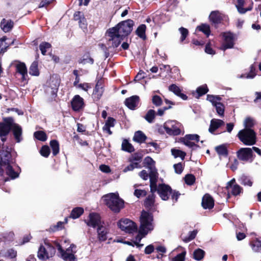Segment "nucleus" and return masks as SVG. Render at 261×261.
<instances>
[{"mask_svg": "<svg viewBox=\"0 0 261 261\" xmlns=\"http://www.w3.org/2000/svg\"><path fill=\"white\" fill-rule=\"evenodd\" d=\"M214 205V201L213 198L208 194L204 195L202 200V205L205 209L212 208Z\"/></svg>", "mask_w": 261, "mask_h": 261, "instance_id": "b1692460", "label": "nucleus"}, {"mask_svg": "<svg viewBox=\"0 0 261 261\" xmlns=\"http://www.w3.org/2000/svg\"><path fill=\"white\" fill-rule=\"evenodd\" d=\"M122 149L129 152L134 150V147L126 140H124L122 143Z\"/></svg>", "mask_w": 261, "mask_h": 261, "instance_id": "37998d69", "label": "nucleus"}, {"mask_svg": "<svg viewBox=\"0 0 261 261\" xmlns=\"http://www.w3.org/2000/svg\"><path fill=\"white\" fill-rule=\"evenodd\" d=\"M155 191H154L153 192H151L152 193H153ZM154 196L153 194H152L151 196H149L145 201V205L147 207L151 206L153 205L154 203Z\"/></svg>", "mask_w": 261, "mask_h": 261, "instance_id": "e2e57ef3", "label": "nucleus"}, {"mask_svg": "<svg viewBox=\"0 0 261 261\" xmlns=\"http://www.w3.org/2000/svg\"><path fill=\"white\" fill-rule=\"evenodd\" d=\"M118 226L122 231L127 233L136 232L138 229L136 224L132 220L124 218L120 220L117 223Z\"/></svg>", "mask_w": 261, "mask_h": 261, "instance_id": "6e6552de", "label": "nucleus"}, {"mask_svg": "<svg viewBox=\"0 0 261 261\" xmlns=\"http://www.w3.org/2000/svg\"><path fill=\"white\" fill-rule=\"evenodd\" d=\"M89 220L87 222V224L88 226H91L93 227H95L97 226H99V225L104 224L103 222L101 221L100 216L96 213H91L89 215Z\"/></svg>", "mask_w": 261, "mask_h": 261, "instance_id": "6ab92c4d", "label": "nucleus"}, {"mask_svg": "<svg viewBox=\"0 0 261 261\" xmlns=\"http://www.w3.org/2000/svg\"><path fill=\"white\" fill-rule=\"evenodd\" d=\"M108 231V228L106 227L105 224H102L97 227V232L98 238L100 241H105L107 240V235Z\"/></svg>", "mask_w": 261, "mask_h": 261, "instance_id": "4be33fe9", "label": "nucleus"}, {"mask_svg": "<svg viewBox=\"0 0 261 261\" xmlns=\"http://www.w3.org/2000/svg\"><path fill=\"white\" fill-rule=\"evenodd\" d=\"M179 31L181 34V37L180 38L181 41H183L187 37L188 34V31L187 29L184 28H180L179 29Z\"/></svg>", "mask_w": 261, "mask_h": 261, "instance_id": "338daca9", "label": "nucleus"}, {"mask_svg": "<svg viewBox=\"0 0 261 261\" xmlns=\"http://www.w3.org/2000/svg\"><path fill=\"white\" fill-rule=\"evenodd\" d=\"M241 142L247 146L254 145L256 142V135L251 128H244L240 130L237 135Z\"/></svg>", "mask_w": 261, "mask_h": 261, "instance_id": "20e7f679", "label": "nucleus"}, {"mask_svg": "<svg viewBox=\"0 0 261 261\" xmlns=\"http://www.w3.org/2000/svg\"><path fill=\"white\" fill-rule=\"evenodd\" d=\"M155 112L153 110H149L145 116L144 117L146 120L149 123H152L155 118Z\"/></svg>", "mask_w": 261, "mask_h": 261, "instance_id": "a18cd8bd", "label": "nucleus"}, {"mask_svg": "<svg viewBox=\"0 0 261 261\" xmlns=\"http://www.w3.org/2000/svg\"><path fill=\"white\" fill-rule=\"evenodd\" d=\"M197 233V231L196 230H193L192 231L190 232L189 237L183 238V241L185 242H188L191 241L192 240L194 239L195 238Z\"/></svg>", "mask_w": 261, "mask_h": 261, "instance_id": "680f3d73", "label": "nucleus"}, {"mask_svg": "<svg viewBox=\"0 0 261 261\" xmlns=\"http://www.w3.org/2000/svg\"><path fill=\"white\" fill-rule=\"evenodd\" d=\"M60 84V76L57 74H53L49 79L48 82L47 91H49L50 89V92L51 94L55 95L56 94L59 86Z\"/></svg>", "mask_w": 261, "mask_h": 261, "instance_id": "f8f14e48", "label": "nucleus"}, {"mask_svg": "<svg viewBox=\"0 0 261 261\" xmlns=\"http://www.w3.org/2000/svg\"><path fill=\"white\" fill-rule=\"evenodd\" d=\"M171 153L175 158L179 157L182 160L184 159L186 154L185 152L176 149H172Z\"/></svg>", "mask_w": 261, "mask_h": 261, "instance_id": "49530a36", "label": "nucleus"}, {"mask_svg": "<svg viewBox=\"0 0 261 261\" xmlns=\"http://www.w3.org/2000/svg\"><path fill=\"white\" fill-rule=\"evenodd\" d=\"M144 161L145 163L148 166V168L150 170V187L151 192H153L154 191L156 190V182L158 177V174L156 169L154 167L155 162L149 156H147L145 158Z\"/></svg>", "mask_w": 261, "mask_h": 261, "instance_id": "423d86ee", "label": "nucleus"}, {"mask_svg": "<svg viewBox=\"0 0 261 261\" xmlns=\"http://www.w3.org/2000/svg\"><path fill=\"white\" fill-rule=\"evenodd\" d=\"M207 100L210 101L215 107L217 114L220 116H223L224 112V106L220 102L221 98L219 96L213 95H207Z\"/></svg>", "mask_w": 261, "mask_h": 261, "instance_id": "9b49d317", "label": "nucleus"}, {"mask_svg": "<svg viewBox=\"0 0 261 261\" xmlns=\"http://www.w3.org/2000/svg\"><path fill=\"white\" fill-rule=\"evenodd\" d=\"M6 40L7 38L6 36H4L0 39V48L2 47V48L0 50L1 54L5 53L8 47V45L6 43H5Z\"/></svg>", "mask_w": 261, "mask_h": 261, "instance_id": "8fccbe9b", "label": "nucleus"}, {"mask_svg": "<svg viewBox=\"0 0 261 261\" xmlns=\"http://www.w3.org/2000/svg\"><path fill=\"white\" fill-rule=\"evenodd\" d=\"M51 47L50 43L46 42H42L39 45L40 50L43 55H45L47 50Z\"/></svg>", "mask_w": 261, "mask_h": 261, "instance_id": "09e8293b", "label": "nucleus"}, {"mask_svg": "<svg viewBox=\"0 0 261 261\" xmlns=\"http://www.w3.org/2000/svg\"><path fill=\"white\" fill-rule=\"evenodd\" d=\"M252 148H241L237 152L238 158L243 161H248L252 156Z\"/></svg>", "mask_w": 261, "mask_h": 261, "instance_id": "f3484780", "label": "nucleus"}, {"mask_svg": "<svg viewBox=\"0 0 261 261\" xmlns=\"http://www.w3.org/2000/svg\"><path fill=\"white\" fill-rule=\"evenodd\" d=\"M16 72L21 75L22 81H27L28 77V71L25 64L20 62H16L14 64Z\"/></svg>", "mask_w": 261, "mask_h": 261, "instance_id": "a211bd4d", "label": "nucleus"}, {"mask_svg": "<svg viewBox=\"0 0 261 261\" xmlns=\"http://www.w3.org/2000/svg\"><path fill=\"white\" fill-rule=\"evenodd\" d=\"M146 25L145 24H141L138 27L136 31V34L141 38L143 40L146 39L145 31H146Z\"/></svg>", "mask_w": 261, "mask_h": 261, "instance_id": "f704fd0d", "label": "nucleus"}, {"mask_svg": "<svg viewBox=\"0 0 261 261\" xmlns=\"http://www.w3.org/2000/svg\"><path fill=\"white\" fill-rule=\"evenodd\" d=\"M152 102L157 107L160 106L162 104V100L158 95H154L152 97Z\"/></svg>", "mask_w": 261, "mask_h": 261, "instance_id": "bf43d9fd", "label": "nucleus"}, {"mask_svg": "<svg viewBox=\"0 0 261 261\" xmlns=\"http://www.w3.org/2000/svg\"><path fill=\"white\" fill-rule=\"evenodd\" d=\"M57 248L59 253V256L65 261H77L75 253L77 252L76 246L71 244L69 247L64 250L59 244H57Z\"/></svg>", "mask_w": 261, "mask_h": 261, "instance_id": "0eeeda50", "label": "nucleus"}, {"mask_svg": "<svg viewBox=\"0 0 261 261\" xmlns=\"http://www.w3.org/2000/svg\"><path fill=\"white\" fill-rule=\"evenodd\" d=\"M252 250L254 252L261 251V241L256 240L252 241L250 244Z\"/></svg>", "mask_w": 261, "mask_h": 261, "instance_id": "58836bf2", "label": "nucleus"}, {"mask_svg": "<svg viewBox=\"0 0 261 261\" xmlns=\"http://www.w3.org/2000/svg\"><path fill=\"white\" fill-rule=\"evenodd\" d=\"M1 27L5 32H8L12 29L13 22L11 20L3 19L1 23Z\"/></svg>", "mask_w": 261, "mask_h": 261, "instance_id": "7c9ffc66", "label": "nucleus"}, {"mask_svg": "<svg viewBox=\"0 0 261 261\" xmlns=\"http://www.w3.org/2000/svg\"><path fill=\"white\" fill-rule=\"evenodd\" d=\"M255 124L254 119L251 117H246L244 121V128H251Z\"/></svg>", "mask_w": 261, "mask_h": 261, "instance_id": "4c0bfd02", "label": "nucleus"}, {"mask_svg": "<svg viewBox=\"0 0 261 261\" xmlns=\"http://www.w3.org/2000/svg\"><path fill=\"white\" fill-rule=\"evenodd\" d=\"M183 138L189 141H194L196 142H198L199 141V136L197 134L186 135L184 137H183Z\"/></svg>", "mask_w": 261, "mask_h": 261, "instance_id": "5fc2aeb1", "label": "nucleus"}, {"mask_svg": "<svg viewBox=\"0 0 261 261\" xmlns=\"http://www.w3.org/2000/svg\"><path fill=\"white\" fill-rule=\"evenodd\" d=\"M185 181L187 185H192L195 181V177L192 174H187L185 177Z\"/></svg>", "mask_w": 261, "mask_h": 261, "instance_id": "6e6d98bb", "label": "nucleus"}, {"mask_svg": "<svg viewBox=\"0 0 261 261\" xmlns=\"http://www.w3.org/2000/svg\"><path fill=\"white\" fill-rule=\"evenodd\" d=\"M103 92V89L101 82L98 81L95 86L93 93V98L96 100H99L101 97Z\"/></svg>", "mask_w": 261, "mask_h": 261, "instance_id": "a878e982", "label": "nucleus"}, {"mask_svg": "<svg viewBox=\"0 0 261 261\" xmlns=\"http://www.w3.org/2000/svg\"><path fill=\"white\" fill-rule=\"evenodd\" d=\"M208 88L206 85H204L199 87L197 89V92L198 94V97L206 94L208 92Z\"/></svg>", "mask_w": 261, "mask_h": 261, "instance_id": "864d4df0", "label": "nucleus"}, {"mask_svg": "<svg viewBox=\"0 0 261 261\" xmlns=\"http://www.w3.org/2000/svg\"><path fill=\"white\" fill-rule=\"evenodd\" d=\"M11 164L5 165L3 167H1L3 170L5 169L7 175L11 177V179H15L18 177L19 174L14 171Z\"/></svg>", "mask_w": 261, "mask_h": 261, "instance_id": "cd10ccee", "label": "nucleus"}, {"mask_svg": "<svg viewBox=\"0 0 261 261\" xmlns=\"http://www.w3.org/2000/svg\"><path fill=\"white\" fill-rule=\"evenodd\" d=\"M56 250L47 240L41 244L37 253V256L41 260H46L52 257L55 254Z\"/></svg>", "mask_w": 261, "mask_h": 261, "instance_id": "39448f33", "label": "nucleus"}, {"mask_svg": "<svg viewBox=\"0 0 261 261\" xmlns=\"http://www.w3.org/2000/svg\"><path fill=\"white\" fill-rule=\"evenodd\" d=\"M204 254L205 252L203 250L197 249L193 252L194 258L197 260H200L203 258Z\"/></svg>", "mask_w": 261, "mask_h": 261, "instance_id": "a19ab883", "label": "nucleus"}, {"mask_svg": "<svg viewBox=\"0 0 261 261\" xmlns=\"http://www.w3.org/2000/svg\"><path fill=\"white\" fill-rule=\"evenodd\" d=\"M140 233L143 236H145L154 228L153 216L151 214L143 211L140 216Z\"/></svg>", "mask_w": 261, "mask_h": 261, "instance_id": "f03ea898", "label": "nucleus"}, {"mask_svg": "<svg viewBox=\"0 0 261 261\" xmlns=\"http://www.w3.org/2000/svg\"><path fill=\"white\" fill-rule=\"evenodd\" d=\"M169 90L177 96L180 97L183 100H186L188 98L185 94L181 93V89L180 88L175 84L170 85L169 87Z\"/></svg>", "mask_w": 261, "mask_h": 261, "instance_id": "c756f323", "label": "nucleus"}, {"mask_svg": "<svg viewBox=\"0 0 261 261\" xmlns=\"http://www.w3.org/2000/svg\"><path fill=\"white\" fill-rule=\"evenodd\" d=\"M157 190L159 195L163 200L168 199L169 195L171 194V188L165 184L160 185Z\"/></svg>", "mask_w": 261, "mask_h": 261, "instance_id": "dca6fc26", "label": "nucleus"}, {"mask_svg": "<svg viewBox=\"0 0 261 261\" xmlns=\"http://www.w3.org/2000/svg\"><path fill=\"white\" fill-rule=\"evenodd\" d=\"M197 29L199 31L202 32L205 34L207 37L210 35V27L209 25L206 24H202L197 27Z\"/></svg>", "mask_w": 261, "mask_h": 261, "instance_id": "c03bdc74", "label": "nucleus"}, {"mask_svg": "<svg viewBox=\"0 0 261 261\" xmlns=\"http://www.w3.org/2000/svg\"><path fill=\"white\" fill-rule=\"evenodd\" d=\"M181 141L185 145L188 146L190 148L192 149H196L198 147V146L195 143V142H192L190 140H188L183 138L181 139Z\"/></svg>", "mask_w": 261, "mask_h": 261, "instance_id": "603ef678", "label": "nucleus"}, {"mask_svg": "<svg viewBox=\"0 0 261 261\" xmlns=\"http://www.w3.org/2000/svg\"><path fill=\"white\" fill-rule=\"evenodd\" d=\"M180 124L174 121H169L164 124L166 132L170 135L177 136L180 134Z\"/></svg>", "mask_w": 261, "mask_h": 261, "instance_id": "9d476101", "label": "nucleus"}, {"mask_svg": "<svg viewBox=\"0 0 261 261\" xmlns=\"http://www.w3.org/2000/svg\"><path fill=\"white\" fill-rule=\"evenodd\" d=\"M209 18L213 23L218 24L221 23L222 21L227 20L228 17L218 11H214L211 13Z\"/></svg>", "mask_w": 261, "mask_h": 261, "instance_id": "4468645a", "label": "nucleus"}, {"mask_svg": "<svg viewBox=\"0 0 261 261\" xmlns=\"http://www.w3.org/2000/svg\"><path fill=\"white\" fill-rule=\"evenodd\" d=\"M145 236H143L142 234H141L140 233V232L139 231V234L137 236L135 239V241L133 242L134 244L138 248H141L143 246V244H140V242L141 241L142 238L144 237Z\"/></svg>", "mask_w": 261, "mask_h": 261, "instance_id": "4d7b16f0", "label": "nucleus"}, {"mask_svg": "<svg viewBox=\"0 0 261 261\" xmlns=\"http://www.w3.org/2000/svg\"><path fill=\"white\" fill-rule=\"evenodd\" d=\"M174 169L175 173L181 174L183 170V167L181 163H178L174 165Z\"/></svg>", "mask_w": 261, "mask_h": 261, "instance_id": "774afa93", "label": "nucleus"}, {"mask_svg": "<svg viewBox=\"0 0 261 261\" xmlns=\"http://www.w3.org/2000/svg\"><path fill=\"white\" fill-rule=\"evenodd\" d=\"M40 152L42 156L47 157L50 153V149L48 146H43L41 148Z\"/></svg>", "mask_w": 261, "mask_h": 261, "instance_id": "052dcab7", "label": "nucleus"}, {"mask_svg": "<svg viewBox=\"0 0 261 261\" xmlns=\"http://www.w3.org/2000/svg\"><path fill=\"white\" fill-rule=\"evenodd\" d=\"M29 73L33 76H38L39 75L37 62H34L31 64L29 69Z\"/></svg>", "mask_w": 261, "mask_h": 261, "instance_id": "e433bc0d", "label": "nucleus"}, {"mask_svg": "<svg viewBox=\"0 0 261 261\" xmlns=\"http://www.w3.org/2000/svg\"><path fill=\"white\" fill-rule=\"evenodd\" d=\"M84 100L79 95H76L71 101L72 109L75 111H80L84 107Z\"/></svg>", "mask_w": 261, "mask_h": 261, "instance_id": "aec40b11", "label": "nucleus"}, {"mask_svg": "<svg viewBox=\"0 0 261 261\" xmlns=\"http://www.w3.org/2000/svg\"><path fill=\"white\" fill-rule=\"evenodd\" d=\"M226 188L228 192H231L234 196L239 195L242 191V189L236 183L234 178L227 183Z\"/></svg>", "mask_w": 261, "mask_h": 261, "instance_id": "2eb2a0df", "label": "nucleus"}, {"mask_svg": "<svg viewBox=\"0 0 261 261\" xmlns=\"http://www.w3.org/2000/svg\"><path fill=\"white\" fill-rule=\"evenodd\" d=\"M241 184L244 186H251L252 182L251 180L246 176H243L241 177Z\"/></svg>", "mask_w": 261, "mask_h": 261, "instance_id": "0e129e2a", "label": "nucleus"}, {"mask_svg": "<svg viewBox=\"0 0 261 261\" xmlns=\"http://www.w3.org/2000/svg\"><path fill=\"white\" fill-rule=\"evenodd\" d=\"M244 4V0H237V4L236 5V7L239 13L241 14H244L247 11L251 10L252 8V6L249 7L248 9H245L243 7Z\"/></svg>", "mask_w": 261, "mask_h": 261, "instance_id": "c9c22d12", "label": "nucleus"}, {"mask_svg": "<svg viewBox=\"0 0 261 261\" xmlns=\"http://www.w3.org/2000/svg\"><path fill=\"white\" fill-rule=\"evenodd\" d=\"M11 128L13 130V134L15 139L17 142H19L21 140V136L22 134V129L21 127L13 122Z\"/></svg>", "mask_w": 261, "mask_h": 261, "instance_id": "c85d7f7f", "label": "nucleus"}, {"mask_svg": "<svg viewBox=\"0 0 261 261\" xmlns=\"http://www.w3.org/2000/svg\"><path fill=\"white\" fill-rule=\"evenodd\" d=\"M139 97L137 95L132 96L125 99V106L130 110H135L139 102Z\"/></svg>", "mask_w": 261, "mask_h": 261, "instance_id": "412c9836", "label": "nucleus"}, {"mask_svg": "<svg viewBox=\"0 0 261 261\" xmlns=\"http://www.w3.org/2000/svg\"><path fill=\"white\" fill-rule=\"evenodd\" d=\"M34 137L41 141H45L47 139L46 134L43 131H37L34 134Z\"/></svg>", "mask_w": 261, "mask_h": 261, "instance_id": "de8ad7c7", "label": "nucleus"}, {"mask_svg": "<svg viewBox=\"0 0 261 261\" xmlns=\"http://www.w3.org/2000/svg\"><path fill=\"white\" fill-rule=\"evenodd\" d=\"M115 122L116 121L113 118L111 117H108L102 127L103 131L108 133L109 135H111L112 132L111 131L110 128L113 127L115 126Z\"/></svg>", "mask_w": 261, "mask_h": 261, "instance_id": "bb28decb", "label": "nucleus"}, {"mask_svg": "<svg viewBox=\"0 0 261 261\" xmlns=\"http://www.w3.org/2000/svg\"><path fill=\"white\" fill-rule=\"evenodd\" d=\"M221 36L223 39V43L220 49L225 51L229 48H232L234 46V35L230 32H223Z\"/></svg>", "mask_w": 261, "mask_h": 261, "instance_id": "1a4fd4ad", "label": "nucleus"}, {"mask_svg": "<svg viewBox=\"0 0 261 261\" xmlns=\"http://www.w3.org/2000/svg\"><path fill=\"white\" fill-rule=\"evenodd\" d=\"M107 205L114 212L118 213L124 207V201L117 193H110L103 196Z\"/></svg>", "mask_w": 261, "mask_h": 261, "instance_id": "7ed1b4c3", "label": "nucleus"}, {"mask_svg": "<svg viewBox=\"0 0 261 261\" xmlns=\"http://www.w3.org/2000/svg\"><path fill=\"white\" fill-rule=\"evenodd\" d=\"M17 254L16 250L13 248H10L7 250L4 256L10 258H14L16 257Z\"/></svg>", "mask_w": 261, "mask_h": 261, "instance_id": "3c124183", "label": "nucleus"}, {"mask_svg": "<svg viewBox=\"0 0 261 261\" xmlns=\"http://www.w3.org/2000/svg\"><path fill=\"white\" fill-rule=\"evenodd\" d=\"M134 22L131 19H128L118 23L115 27L112 28L108 31L109 39L108 42L109 47L116 48L120 44L123 37L130 33L133 30Z\"/></svg>", "mask_w": 261, "mask_h": 261, "instance_id": "f257e3e1", "label": "nucleus"}, {"mask_svg": "<svg viewBox=\"0 0 261 261\" xmlns=\"http://www.w3.org/2000/svg\"><path fill=\"white\" fill-rule=\"evenodd\" d=\"M50 145L53 150L54 155H56L59 152V144L57 141L52 140L50 142Z\"/></svg>", "mask_w": 261, "mask_h": 261, "instance_id": "79ce46f5", "label": "nucleus"}, {"mask_svg": "<svg viewBox=\"0 0 261 261\" xmlns=\"http://www.w3.org/2000/svg\"><path fill=\"white\" fill-rule=\"evenodd\" d=\"M186 252L183 251L172 259V261H185Z\"/></svg>", "mask_w": 261, "mask_h": 261, "instance_id": "13d9d810", "label": "nucleus"}, {"mask_svg": "<svg viewBox=\"0 0 261 261\" xmlns=\"http://www.w3.org/2000/svg\"><path fill=\"white\" fill-rule=\"evenodd\" d=\"M146 139V136L141 131H137L135 133L133 140L138 143H141L144 142Z\"/></svg>", "mask_w": 261, "mask_h": 261, "instance_id": "473e14b6", "label": "nucleus"}, {"mask_svg": "<svg viewBox=\"0 0 261 261\" xmlns=\"http://www.w3.org/2000/svg\"><path fill=\"white\" fill-rule=\"evenodd\" d=\"M142 159V155L140 153H136L130 156L128 161L134 164L136 166H140L139 163L141 162Z\"/></svg>", "mask_w": 261, "mask_h": 261, "instance_id": "2f4dec72", "label": "nucleus"}, {"mask_svg": "<svg viewBox=\"0 0 261 261\" xmlns=\"http://www.w3.org/2000/svg\"><path fill=\"white\" fill-rule=\"evenodd\" d=\"M1 167H3L5 165L13 163V161L11 158V153L9 152L3 151L1 153Z\"/></svg>", "mask_w": 261, "mask_h": 261, "instance_id": "393cba45", "label": "nucleus"}, {"mask_svg": "<svg viewBox=\"0 0 261 261\" xmlns=\"http://www.w3.org/2000/svg\"><path fill=\"white\" fill-rule=\"evenodd\" d=\"M216 150L220 156H227V150L224 145H221L216 147Z\"/></svg>", "mask_w": 261, "mask_h": 261, "instance_id": "ea45409f", "label": "nucleus"}, {"mask_svg": "<svg viewBox=\"0 0 261 261\" xmlns=\"http://www.w3.org/2000/svg\"><path fill=\"white\" fill-rule=\"evenodd\" d=\"M84 213V209L81 207H76L73 208L70 214V217L76 219L80 217Z\"/></svg>", "mask_w": 261, "mask_h": 261, "instance_id": "72a5a7b5", "label": "nucleus"}, {"mask_svg": "<svg viewBox=\"0 0 261 261\" xmlns=\"http://www.w3.org/2000/svg\"><path fill=\"white\" fill-rule=\"evenodd\" d=\"M224 125V122L223 120L217 119H212L211 121L209 132L213 134L215 131L221 126Z\"/></svg>", "mask_w": 261, "mask_h": 261, "instance_id": "5701e85b", "label": "nucleus"}, {"mask_svg": "<svg viewBox=\"0 0 261 261\" xmlns=\"http://www.w3.org/2000/svg\"><path fill=\"white\" fill-rule=\"evenodd\" d=\"M77 88L81 89L85 91H88L89 89L91 88V86L89 84L85 83L77 85Z\"/></svg>", "mask_w": 261, "mask_h": 261, "instance_id": "69168bd1", "label": "nucleus"}, {"mask_svg": "<svg viewBox=\"0 0 261 261\" xmlns=\"http://www.w3.org/2000/svg\"><path fill=\"white\" fill-rule=\"evenodd\" d=\"M12 124L13 119L11 118H5L4 123L0 122V136L2 137L3 141L5 140L3 137L6 136L9 133Z\"/></svg>", "mask_w": 261, "mask_h": 261, "instance_id": "ddd939ff", "label": "nucleus"}]
</instances>
